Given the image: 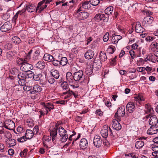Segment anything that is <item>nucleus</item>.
I'll list each match as a JSON object with an SVG mask.
<instances>
[{
    "instance_id": "nucleus-38",
    "label": "nucleus",
    "mask_w": 158,
    "mask_h": 158,
    "mask_svg": "<svg viewBox=\"0 0 158 158\" xmlns=\"http://www.w3.org/2000/svg\"><path fill=\"white\" fill-rule=\"evenodd\" d=\"M66 79L68 81L69 83L73 79V75L70 72H68L66 73Z\"/></svg>"
},
{
    "instance_id": "nucleus-39",
    "label": "nucleus",
    "mask_w": 158,
    "mask_h": 158,
    "mask_svg": "<svg viewBox=\"0 0 158 158\" xmlns=\"http://www.w3.org/2000/svg\"><path fill=\"white\" fill-rule=\"evenodd\" d=\"M60 86L64 90H68L70 89L68 84L67 81H64L61 84Z\"/></svg>"
},
{
    "instance_id": "nucleus-60",
    "label": "nucleus",
    "mask_w": 158,
    "mask_h": 158,
    "mask_svg": "<svg viewBox=\"0 0 158 158\" xmlns=\"http://www.w3.org/2000/svg\"><path fill=\"white\" fill-rule=\"evenodd\" d=\"M129 53L132 59H134L135 57V53L133 50H131L129 51Z\"/></svg>"
},
{
    "instance_id": "nucleus-37",
    "label": "nucleus",
    "mask_w": 158,
    "mask_h": 158,
    "mask_svg": "<svg viewBox=\"0 0 158 158\" xmlns=\"http://www.w3.org/2000/svg\"><path fill=\"white\" fill-rule=\"evenodd\" d=\"M44 107L47 109H48L49 111H50L51 110H53L54 109V105L52 103L48 102L46 103V104H44Z\"/></svg>"
},
{
    "instance_id": "nucleus-54",
    "label": "nucleus",
    "mask_w": 158,
    "mask_h": 158,
    "mask_svg": "<svg viewBox=\"0 0 158 158\" xmlns=\"http://www.w3.org/2000/svg\"><path fill=\"white\" fill-rule=\"evenodd\" d=\"M27 139L26 136H23L22 137H20L19 138H18L17 139V140L18 142H25L27 140Z\"/></svg>"
},
{
    "instance_id": "nucleus-11",
    "label": "nucleus",
    "mask_w": 158,
    "mask_h": 158,
    "mask_svg": "<svg viewBox=\"0 0 158 158\" xmlns=\"http://www.w3.org/2000/svg\"><path fill=\"white\" fill-rule=\"evenodd\" d=\"M12 24L8 21L5 22L3 25L1 26L0 30L3 32L8 31L12 28Z\"/></svg>"
},
{
    "instance_id": "nucleus-50",
    "label": "nucleus",
    "mask_w": 158,
    "mask_h": 158,
    "mask_svg": "<svg viewBox=\"0 0 158 158\" xmlns=\"http://www.w3.org/2000/svg\"><path fill=\"white\" fill-rule=\"evenodd\" d=\"M135 100L136 101H143L144 100L143 97L140 95L139 94L135 97Z\"/></svg>"
},
{
    "instance_id": "nucleus-10",
    "label": "nucleus",
    "mask_w": 158,
    "mask_h": 158,
    "mask_svg": "<svg viewBox=\"0 0 158 158\" xmlns=\"http://www.w3.org/2000/svg\"><path fill=\"white\" fill-rule=\"evenodd\" d=\"M94 19L97 21L102 20L104 22H107L109 18L108 16H106L104 14L98 13L95 15Z\"/></svg>"
},
{
    "instance_id": "nucleus-22",
    "label": "nucleus",
    "mask_w": 158,
    "mask_h": 158,
    "mask_svg": "<svg viewBox=\"0 0 158 158\" xmlns=\"http://www.w3.org/2000/svg\"><path fill=\"white\" fill-rule=\"evenodd\" d=\"M94 55V52L91 50H88L85 54V57L88 60L92 58Z\"/></svg>"
},
{
    "instance_id": "nucleus-32",
    "label": "nucleus",
    "mask_w": 158,
    "mask_h": 158,
    "mask_svg": "<svg viewBox=\"0 0 158 158\" xmlns=\"http://www.w3.org/2000/svg\"><path fill=\"white\" fill-rule=\"evenodd\" d=\"M113 10V7L112 6H110L105 9L104 10V12L107 16H108L112 14Z\"/></svg>"
},
{
    "instance_id": "nucleus-64",
    "label": "nucleus",
    "mask_w": 158,
    "mask_h": 158,
    "mask_svg": "<svg viewBox=\"0 0 158 158\" xmlns=\"http://www.w3.org/2000/svg\"><path fill=\"white\" fill-rule=\"evenodd\" d=\"M145 113L147 114L150 113L151 114H153L154 110L152 108L151 106L147 110H145Z\"/></svg>"
},
{
    "instance_id": "nucleus-43",
    "label": "nucleus",
    "mask_w": 158,
    "mask_h": 158,
    "mask_svg": "<svg viewBox=\"0 0 158 158\" xmlns=\"http://www.w3.org/2000/svg\"><path fill=\"white\" fill-rule=\"evenodd\" d=\"M15 44H19L21 42V40L17 36H15L13 37L11 40Z\"/></svg>"
},
{
    "instance_id": "nucleus-27",
    "label": "nucleus",
    "mask_w": 158,
    "mask_h": 158,
    "mask_svg": "<svg viewBox=\"0 0 158 158\" xmlns=\"http://www.w3.org/2000/svg\"><path fill=\"white\" fill-rule=\"evenodd\" d=\"M113 37L111 40L112 43L115 44L118 42V40L122 38V37L120 35H115V34L112 35Z\"/></svg>"
},
{
    "instance_id": "nucleus-3",
    "label": "nucleus",
    "mask_w": 158,
    "mask_h": 158,
    "mask_svg": "<svg viewBox=\"0 0 158 158\" xmlns=\"http://www.w3.org/2000/svg\"><path fill=\"white\" fill-rule=\"evenodd\" d=\"M59 133L60 136L62 137L60 139L62 142H64L68 139V135L66 134L67 131L62 127H60L59 128Z\"/></svg>"
},
{
    "instance_id": "nucleus-35",
    "label": "nucleus",
    "mask_w": 158,
    "mask_h": 158,
    "mask_svg": "<svg viewBox=\"0 0 158 158\" xmlns=\"http://www.w3.org/2000/svg\"><path fill=\"white\" fill-rule=\"evenodd\" d=\"M99 58L100 60L103 62L105 61L107 59V57L106 53L101 51L99 53Z\"/></svg>"
},
{
    "instance_id": "nucleus-6",
    "label": "nucleus",
    "mask_w": 158,
    "mask_h": 158,
    "mask_svg": "<svg viewBox=\"0 0 158 158\" xmlns=\"http://www.w3.org/2000/svg\"><path fill=\"white\" fill-rule=\"evenodd\" d=\"M89 1H84L82 2L81 4L79 5V8L77 10V12H78L82 10V9H87L90 8L91 6Z\"/></svg>"
},
{
    "instance_id": "nucleus-9",
    "label": "nucleus",
    "mask_w": 158,
    "mask_h": 158,
    "mask_svg": "<svg viewBox=\"0 0 158 158\" xmlns=\"http://www.w3.org/2000/svg\"><path fill=\"white\" fill-rule=\"evenodd\" d=\"M154 20L153 17L148 16L144 17L143 21V25L145 27H147L150 25H152Z\"/></svg>"
},
{
    "instance_id": "nucleus-1",
    "label": "nucleus",
    "mask_w": 158,
    "mask_h": 158,
    "mask_svg": "<svg viewBox=\"0 0 158 158\" xmlns=\"http://www.w3.org/2000/svg\"><path fill=\"white\" fill-rule=\"evenodd\" d=\"M73 79L77 81L80 84L85 83L86 80L83 72L81 70H77L73 73Z\"/></svg>"
},
{
    "instance_id": "nucleus-44",
    "label": "nucleus",
    "mask_w": 158,
    "mask_h": 158,
    "mask_svg": "<svg viewBox=\"0 0 158 158\" xmlns=\"http://www.w3.org/2000/svg\"><path fill=\"white\" fill-rule=\"evenodd\" d=\"M60 64L62 66L65 65L67 62L68 60L67 58L66 57H62L60 60Z\"/></svg>"
},
{
    "instance_id": "nucleus-59",
    "label": "nucleus",
    "mask_w": 158,
    "mask_h": 158,
    "mask_svg": "<svg viewBox=\"0 0 158 158\" xmlns=\"http://www.w3.org/2000/svg\"><path fill=\"white\" fill-rule=\"evenodd\" d=\"M27 149H24L23 151L20 152V156L23 157L26 156L27 155Z\"/></svg>"
},
{
    "instance_id": "nucleus-41",
    "label": "nucleus",
    "mask_w": 158,
    "mask_h": 158,
    "mask_svg": "<svg viewBox=\"0 0 158 158\" xmlns=\"http://www.w3.org/2000/svg\"><path fill=\"white\" fill-rule=\"evenodd\" d=\"M42 75L41 73L35 72L33 79L35 81H39Z\"/></svg>"
},
{
    "instance_id": "nucleus-52",
    "label": "nucleus",
    "mask_w": 158,
    "mask_h": 158,
    "mask_svg": "<svg viewBox=\"0 0 158 158\" xmlns=\"http://www.w3.org/2000/svg\"><path fill=\"white\" fill-rule=\"evenodd\" d=\"M27 60L25 59H23L21 58H19L17 59V62L18 64H21L22 65Z\"/></svg>"
},
{
    "instance_id": "nucleus-13",
    "label": "nucleus",
    "mask_w": 158,
    "mask_h": 158,
    "mask_svg": "<svg viewBox=\"0 0 158 158\" xmlns=\"http://www.w3.org/2000/svg\"><path fill=\"white\" fill-rule=\"evenodd\" d=\"M158 132V126L156 125L151 126L147 131V133L149 135H153L156 134Z\"/></svg>"
},
{
    "instance_id": "nucleus-12",
    "label": "nucleus",
    "mask_w": 158,
    "mask_h": 158,
    "mask_svg": "<svg viewBox=\"0 0 158 158\" xmlns=\"http://www.w3.org/2000/svg\"><path fill=\"white\" fill-rule=\"evenodd\" d=\"M14 56L15 54L14 52L10 51L5 53L3 55V58L4 60H8L11 61L14 59Z\"/></svg>"
},
{
    "instance_id": "nucleus-16",
    "label": "nucleus",
    "mask_w": 158,
    "mask_h": 158,
    "mask_svg": "<svg viewBox=\"0 0 158 158\" xmlns=\"http://www.w3.org/2000/svg\"><path fill=\"white\" fill-rule=\"evenodd\" d=\"M94 143L97 148L101 147L102 143V141L100 136H95L94 139Z\"/></svg>"
},
{
    "instance_id": "nucleus-18",
    "label": "nucleus",
    "mask_w": 158,
    "mask_h": 158,
    "mask_svg": "<svg viewBox=\"0 0 158 158\" xmlns=\"http://www.w3.org/2000/svg\"><path fill=\"white\" fill-rule=\"evenodd\" d=\"M158 122V119L156 115H152L150 117V118L149 121V123L150 125L151 126H155L157 125Z\"/></svg>"
},
{
    "instance_id": "nucleus-23",
    "label": "nucleus",
    "mask_w": 158,
    "mask_h": 158,
    "mask_svg": "<svg viewBox=\"0 0 158 158\" xmlns=\"http://www.w3.org/2000/svg\"><path fill=\"white\" fill-rule=\"evenodd\" d=\"M7 145L9 147H12L16 144V141L13 139L7 138L6 141Z\"/></svg>"
},
{
    "instance_id": "nucleus-29",
    "label": "nucleus",
    "mask_w": 158,
    "mask_h": 158,
    "mask_svg": "<svg viewBox=\"0 0 158 158\" xmlns=\"http://www.w3.org/2000/svg\"><path fill=\"white\" fill-rule=\"evenodd\" d=\"M51 74L52 77L57 79L59 78L60 76V73L59 71L54 69H52L51 70Z\"/></svg>"
},
{
    "instance_id": "nucleus-31",
    "label": "nucleus",
    "mask_w": 158,
    "mask_h": 158,
    "mask_svg": "<svg viewBox=\"0 0 158 158\" xmlns=\"http://www.w3.org/2000/svg\"><path fill=\"white\" fill-rule=\"evenodd\" d=\"M41 57L40 54V50L39 49L36 50L34 54L32 59L34 60H36L39 59Z\"/></svg>"
},
{
    "instance_id": "nucleus-47",
    "label": "nucleus",
    "mask_w": 158,
    "mask_h": 158,
    "mask_svg": "<svg viewBox=\"0 0 158 158\" xmlns=\"http://www.w3.org/2000/svg\"><path fill=\"white\" fill-rule=\"evenodd\" d=\"M27 125L29 127H32L34 125V121L31 119H28L27 120Z\"/></svg>"
},
{
    "instance_id": "nucleus-40",
    "label": "nucleus",
    "mask_w": 158,
    "mask_h": 158,
    "mask_svg": "<svg viewBox=\"0 0 158 158\" xmlns=\"http://www.w3.org/2000/svg\"><path fill=\"white\" fill-rule=\"evenodd\" d=\"M144 142L141 140L137 141L135 144L136 148L137 149H139L144 145Z\"/></svg>"
},
{
    "instance_id": "nucleus-62",
    "label": "nucleus",
    "mask_w": 158,
    "mask_h": 158,
    "mask_svg": "<svg viewBox=\"0 0 158 158\" xmlns=\"http://www.w3.org/2000/svg\"><path fill=\"white\" fill-rule=\"evenodd\" d=\"M152 145V150L154 151L158 152V145L153 144Z\"/></svg>"
},
{
    "instance_id": "nucleus-61",
    "label": "nucleus",
    "mask_w": 158,
    "mask_h": 158,
    "mask_svg": "<svg viewBox=\"0 0 158 158\" xmlns=\"http://www.w3.org/2000/svg\"><path fill=\"white\" fill-rule=\"evenodd\" d=\"M109 129L110 130V135L111 136L112 138L113 139H116L117 137V135L116 133L114 132L113 133L110 127Z\"/></svg>"
},
{
    "instance_id": "nucleus-53",
    "label": "nucleus",
    "mask_w": 158,
    "mask_h": 158,
    "mask_svg": "<svg viewBox=\"0 0 158 158\" xmlns=\"http://www.w3.org/2000/svg\"><path fill=\"white\" fill-rule=\"evenodd\" d=\"M51 62L55 66H58L60 64V61L55 60L54 58L52 60Z\"/></svg>"
},
{
    "instance_id": "nucleus-20",
    "label": "nucleus",
    "mask_w": 158,
    "mask_h": 158,
    "mask_svg": "<svg viewBox=\"0 0 158 158\" xmlns=\"http://www.w3.org/2000/svg\"><path fill=\"white\" fill-rule=\"evenodd\" d=\"M145 29L141 25L140 23L137 22L136 23L135 31L138 33H142L145 31Z\"/></svg>"
},
{
    "instance_id": "nucleus-5",
    "label": "nucleus",
    "mask_w": 158,
    "mask_h": 158,
    "mask_svg": "<svg viewBox=\"0 0 158 158\" xmlns=\"http://www.w3.org/2000/svg\"><path fill=\"white\" fill-rule=\"evenodd\" d=\"M45 2V0H43L38 3L35 9L36 13H40L44 9L46 8L47 5L44 4Z\"/></svg>"
},
{
    "instance_id": "nucleus-30",
    "label": "nucleus",
    "mask_w": 158,
    "mask_h": 158,
    "mask_svg": "<svg viewBox=\"0 0 158 158\" xmlns=\"http://www.w3.org/2000/svg\"><path fill=\"white\" fill-rule=\"evenodd\" d=\"M34 133L33 131L30 129L27 130L25 136L28 139H31L34 135Z\"/></svg>"
},
{
    "instance_id": "nucleus-58",
    "label": "nucleus",
    "mask_w": 158,
    "mask_h": 158,
    "mask_svg": "<svg viewBox=\"0 0 158 158\" xmlns=\"http://www.w3.org/2000/svg\"><path fill=\"white\" fill-rule=\"evenodd\" d=\"M95 114L97 115L102 116L103 114V112L102 111L101 109H98L96 110Z\"/></svg>"
},
{
    "instance_id": "nucleus-28",
    "label": "nucleus",
    "mask_w": 158,
    "mask_h": 158,
    "mask_svg": "<svg viewBox=\"0 0 158 158\" xmlns=\"http://www.w3.org/2000/svg\"><path fill=\"white\" fill-rule=\"evenodd\" d=\"M93 65L94 67L96 68V69H98L101 67L102 64L100 60L95 59Z\"/></svg>"
},
{
    "instance_id": "nucleus-42",
    "label": "nucleus",
    "mask_w": 158,
    "mask_h": 158,
    "mask_svg": "<svg viewBox=\"0 0 158 158\" xmlns=\"http://www.w3.org/2000/svg\"><path fill=\"white\" fill-rule=\"evenodd\" d=\"M93 71L92 67H87L85 70V73L88 75H94V74H93Z\"/></svg>"
},
{
    "instance_id": "nucleus-17",
    "label": "nucleus",
    "mask_w": 158,
    "mask_h": 158,
    "mask_svg": "<svg viewBox=\"0 0 158 158\" xmlns=\"http://www.w3.org/2000/svg\"><path fill=\"white\" fill-rule=\"evenodd\" d=\"M42 90L41 86L36 84L33 86V89L31 90L30 93L32 94H34L36 93H40Z\"/></svg>"
},
{
    "instance_id": "nucleus-57",
    "label": "nucleus",
    "mask_w": 158,
    "mask_h": 158,
    "mask_svg": "<svg viewBox=\"0 0 158 158\" xmlns=\"http://www.w3.org/2000/svg\"><path fill=\"white\" fill-rule=\"evenodd\" d=\"M109 34L108 32L106 33L103 38V41L104 42H107L109 39Z\"/></svg>"
},
{
    "instance_id": "nucleus-33",
    "label": "nucleus",
    "mask_w": 158,
    "mask_h": 158,
    "mask_svg": "<svg viewBox=\"0 0 158 158\" xmlns=\"http://www.w3.org/2000/svg\"><path fill=\"white\" fill-rule=\"evenodd\" d=\"M36 67L40 69H44L45 66V63L43 60L38 61L35 64Z\"/></svg>"
},
{
    "instance_id": "nucleus-63",
    "label": "nucleus",
    "mask_w": 158,
    "mask_h": 158,
    "mask_svg": "<svg viewBox=\"0 0 158 158\" xmlns=\"http://www.w3.org/2000/svg\"><path fill=\"white\" fill-rule=\"evenodd\" d=\"M151 46L152 47H153L154 48L158 50V43L156 41L152 42L151 44Z\"/></svg>"
},
{
    "instance_id": "nucleus-34",
    "label": "nucleus",
    "mask_w": 158,
    "mask_h": 158,
    "mask_svg": "<svg viewBox=\"0 0 158 158\" xmlns=\"http://www.w3.org/2000/svg\"><path fill=\"white\" fill-rule=\"evenodd\" d=\"M43 58L44 60L49 62H51L52 61V60L54 59V57L52 56L50 54L48 53L45 54Z\"/></svg>"
},
{
    "instance_id": "nucleus-14",
    "label": "nucleus",
    "mask_w": 158,
    "mask_h": 158,
    "mask_svg": "<svg viewBox=\"0 0 158 158\" xmlns=\"http://www.w3.org/2000/svg\"><path fill=\"white\" fill-rule=\"evenodd\" d=\"M119 121L118 119H113L112 122V126L116 130L118 131L121 129L122 126L119 123Z\"/></svg>"
},
{
    "instance_id": "nucleus-26",
    "label": "nucleus",
    "mask_w": 158,
    "mask_h": 158,
    "mask_svg": "<svg viewBox=\"0 0 158 158\" xmlns=\"http://www.w3.org/2000/svg\"><path fill=\"white\" fill-rule=\"evenodd\" d=\"M24 7L26 10L28 12H34L36 9L35 5L34 4H29L28 5H25Z\"/></svg>"
},
{
    "instance_id": "nucleus-49",
    "label": "nucleus",
    "mask_w": 158,
    "mask_h": 158,
    "mask_svg": "<svg viewBox=\"0 0 158 158\" xmlns=\"http://www.w3.org/2000/svg\"><path fill=\"white\" fill-rule=\"evenodd\" d=\"M115 48L112 46H110L107 49V51L110 54H113L115 51Z\"/></svg>"
},
{
    "instance_id": "nucleus-51",
    "label": "nucleus",
    "mask_w": 158,
    "mask_h": 158,
    "mask_svg": "<svg viewBox=\"0 0 158 158\" xmlns=\"http://www.w3.org/2000/svg\"><path fill=\"white\" fill-rule=\"evenodd\" d=\"M35 41V39L33 38H29L27 42L30 45H33Z\"/></svg>"
},
{
    "instance_id": "nucleus-19",
    "label": "nucleus",
    "mask_w": 158,
    "mask_h": 158,
    "mask_svg": "<svg viewBox=\"0 0 158 158\" xmlns=\"http://www.w3.org/2000/svg\"><path fill=\"white\" fill-rule=\"evenodd\" d=\"M101 133L102 137L104 138H106L108 135V127L107 126H105L103 127L101 131Z\"/></svg>"
},
{
    "instance_id": "nucleus-24",
    "label": "nucleus",
    "mask_w": 158,
    "mask_h": 158,
    "mask_svg": "<svg viewBox=\"0 0 158 158\" xmlns=\"http://www.w3.org/2000/svg\"><path fill=\"white\" fill-rule=\"evenodd\" d=\"M135 106L134 103L131 102H128L126 106L127 110L130 113L133 112L135 110Z\"/></svg>"
},
{
    "instance_id": "nucleus-7",
    "label": "nucleus",
    "mask_w": 158,
    "mask_h": 158,
    "mask_svg": "<svg viewBox=\"0 0 158 158\" xmlns=\"http://www.w3.org/2000/svg\"><path fill=\"white\" fill-rule=\"evenodd\" d=\"M3 127L8 130H12L15 128V123L12 120H7L5 122Z\"/></svg>"
},
{
    "instance_id": "nucleus-46",
    "label": "nucleus",
    "mask_w": 158,
    "mask_h": 158,
    "mask_svg": "<svg viewBox=\"0 0 158 158\" xmlns=\"http://www.w3.org/2000/svg\"><path fill=\"white\" fill-rule=\"evenodd\" d=\"M19 71L18 69L16 68H13L10 70V73L13 75H18Z\"/></svg>"
},
{
    "instance_id": "nucleus-55",
    "label": "nucleus",
    "mask_w": 158,
    "mask_h": 158,
    "mask_svg": "<svg viewBox=\"0 0 158 158\" xmlns=\"http://www.w3.org/2000/svg\"><path fill=\"white\" fill-rule=\"evenodd\" d=\"M23 86H24L23 89L24 90L26 91H30V92L31 90V87L30 86H28L27 85H26V84L24 85H23Z\"/></svg>"
},
{
    "instance_id": "nucleus-36",
    "label": "nucleus",
    "mask_w": 158,
    "mask_h": 158,
    "mask_svg": "<svg viewBox=\"0 0 158 158\" xmlns=\"http://www.w3.org/2000/svg\"><path fill=\"white\" fill-rule=\"evenodd\" d=\"M71 82L69 83V85L73 88H77L79 87V83H80L78 81L73 80Z\"/></svg>"
},
{
    "instance_id": "nucleus-48",
    "label": "nucleus",
    "mask_w": 158,
    "mask_h": 158,
    "mask_svg": "<svg viewBox=\"0 0 158 158\" xmlns=\"http://www.w3.org/2000/svg\"><path fill=\"white\" fill-rule=\"evenodd\" d=\"M100 0H90V3L93 6H97L100 3Z\"/></svg>"
},
{
    "instance_id": "nucleus-45",
    "label": "nucleus",
    "mask_w": 158,
    "mask_h": 158,
    "mask_svg": "<svg viewBox=\"0 0 158 158\" xmlns=\"http://www.w3.org/2000/svg\"><path fill=\"white\" fill-rule=\"evenodd\" d=\"M9 10H7L6 13L4 14L1 16L2 19L5 20H7L10 17V14L8 13Z\"/></svg>"
},
{
    "instance_id": "nucleus-56",
    "label": "nucleus",
    "mask_w": 158,
    "mask_h": 158,
    "mask_svg": "<svg viewBox=\"0 0 158 158\" xmlns=\"http://www.w3.org/2000/svg\"><path fill=\"white\" fill-rule=\"evenodd\" d=\"M132 113V116L135 118H137L139 115V113L138 111H135V110Z\"/></svg>"
},
{
    "instance_id": "nucleus-8",
    "label": "nucleus",
    "mask_w": 158,
    "mask_h": 158,
    "mask_svg": "<svg viewBox=\"0 0 158 158\" xmlns=\"http://www.w3.org/2000/svg\"><path fill=\"white\" fill-rule=\"evenodd\" d=\"M27 61H25L24 64L20 66V69L23 71L28 72L30 71L33 68V65L29 63H27Z\"/></svg>"
},
{
    "instance_id": "nucleus-2",
    "label": "nucleus",
    "mask_w": 158,
    "mask_h": 158,
    "mask_svg": "<svg viewBox=\"0 0 158 158\" xmlns=\"http://www.w3.org/2000/svg\"><path fill=\"white\" fill-rule=\"evenodd\" d=\"M125 107L124 106L120 107L117 110L115 114L114 117L116 119L119 121H121V117L124 116Z\"/></svg>"
},
{
    "instance_id": "nucleus-4",
    "label": "nucleus",
    "mask_w": 158,
    "mask_h": 158,
    "mask_svg": "<svg viewBox=\"0 0 158 158\" xmlns=\"http://www.w3.org/2000/svg\"><path fill=\"white\" fill-rule=\"evenodd\" d=\"M27 73H20L18 75V78L19 79L18 83L20 85H24L26 83V79H27Z\"/></svg>"
},
{
    "instance_id": "nucleus-15",
    "label": "nucleus",
    "mask_w": 158,
    "mask_h": 158,
    "mask_svg": "<svg viewBox=\"0 0 158 158\" xmlns=\"http://www.w3.org/2000/svg\"><path fill=\"white\" fill-rule=\"evenodd\" d=\"M79 146L81 149L85 150L88 146V143L87 139L85 138H83L81 139L79 143Z\"/></svg>"
},
{
    "instance_id": "nucleus-25",
    "label": "nucleus",
    "mask_w": 158,
    "mask_h": 158,
    "mask_svg": "<svg viewBox=\"0 0 158 158\" xmlns=\"http://www.w3.org/2000/svg\"><path fill=\"white\" fill-rule=\"evenodd\" d=\"M89 16V14L87 12H82L79 14L78 18L80 20H84L86 19Z\"/></svg>"
},
{
    "instance_id": "nucleus-21",
    "label": "nucleus",
    "mask_w": 158,
    "mask_h": 158,
    "mask_svg": "<svg viewBox=\"0 0 158 158\" xmlns=\"http://www.w3.org/2000/svg\"><path fill=\"white\" fill-rule=\"evenodd\" d=\"M57 130L56 128L54 127L51 129L50 131V135L52 137V139L53 141L56 137L57 134Z\"/></svg>"
}]
</instances>
